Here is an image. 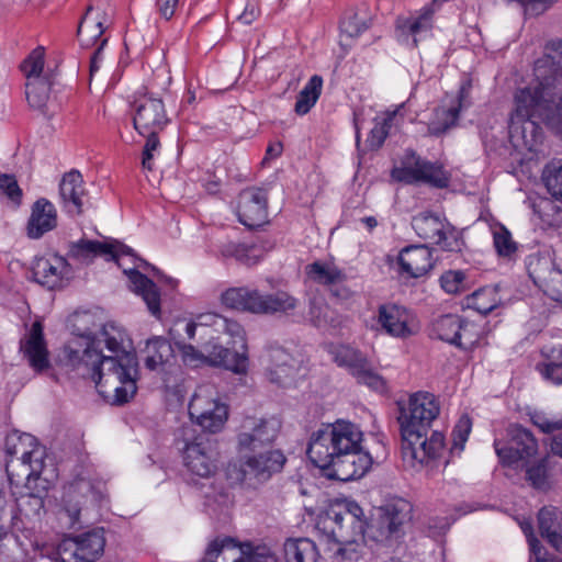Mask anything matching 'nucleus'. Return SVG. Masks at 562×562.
<instances>
[{
  "label": "nucleus",
  "instance_id": "obj_1",
  "mask_svg": "<svg viewBox=\"0 0 562 562\" xmlns=\"http://www.w3.org/2000/svg\"><path fill=\"white\" fill-rule=\"evenodd\" d=\"M106 348L114 356H103L94 347V341L86 347L75 349L67 346L66 358L74 368L83 367L87 374L95 384L98 393L110 405L122 406L128 403L137 393L139 368L137 356L122 348V337L110 335L108 326L102 330Z\"/></svg>",
  "mask_w": 562,
  "mask_h": 562
},
{
  "label": "nucleus",
  "instance_id": "obj_2",
  "mask_svg": "<svg viewBox=\"0 0 562 562\" xmlns=\"http://www.w3.org/2000/svg\"><path fill=\"white\" fill-rule=\"evenodd\" d=\"M362 432L355 424L337 420L314 432L306 454L311 462L327 471L330 479L348 482L362 477L372 458L361 447Z\"/></svg>",
  "mask_w": 562,
  "mask_h": 562
},
{
  "label": "nucleus",
  "instance_id": "obj_3",
  "mask_svg": "<svg viewBox=\"0 0 562 562\" xmlns=\"http://www.w3.org/2000/svg\"><path fill=\"white\" fill-rule=\"evenodd\" d=\"M398 408L404 461L416 467L439 458L445 448L443 435L434 430L428 438L431 425L440 413L436 396L429 392H416L409 396L406 406L398 403Z\"/></svg>",
  "mask_w": 562,
  "mask_h": 562
},
{
  "label": "nucleus",
  "instance_id": "obj_4",
  "mask_svg": "<svg viewBox=\"0 0 562 562\" xmlns=\"http://www.w3.org/2000/svg\"><path fill=\"white\" fill-rule=\"evenodd\" d=\"M99 256L115 261L119 267L123 268L124 273L128 276L133 284V290L143 297L149 312L158 317L160 315V293L157 285L136 268L126 269L121 262L123 256L135 257L131 247L119 240L108 243L87 238L68 244L67 257L80 265L88 266Z\"/></svg>",
  "mask_w": 562,
  "mask_h": 562
},
{
  "label": "nucleus",
  "instance_id": "obj_5",
  "mask_svg": "<svg viewBox=\"0 0 562 562\" xmlns=\"http://www.w3.org/2000/svg\"><path fill=\"white\" fill-rule=\"evenodd\" d=\"M317 529L329 540L342 547L338 553L349 560L357 559L353 548L366 536L367 521L363 510L357 503L346 507H330L318 517Z\"/></svg>",
  "mask_w": 562,
  "mask_h": 562
},
{
  "label": "nucleus",
  "instance_id": "obj_6",
  "mask_svg": "<svg viewBox=\"0 0 562 562\" xmlns=\"http://www.w3.org/2000/svg\"><path fill=\"white\" fill-rule=\"evenodd\" d=\"M5 452L11 459L5 463L9 484L19 486L27 480V486L38 480L44 471L45 448L30 434L12 431L5 437Z\"/></svg>",
  "mask_w": 562,
  "mask_h": 562
},
{
  "label": "nucleus",
  "instance_id": "obj_7",
  "mask_svg": "<svg viewBox=\"0 0 562 562\" xmlns=\"http://www.w3.org/2000/svg\"><path fill=\"white\" fill-rule=\"evenodd\" d=\"M518 113L538 114L562 139V91L549 78L517 90Z\"/></svg>",
  "mask_w": 562,
  "mask_h": 562
},
{
  "label": "nucleus",
  "instance_id": "obj_8",
  "mask_svg": "<svg viewBox=\"0 0 562 562\" xmlns=\"http://www.w3.org/2000/svg\"><path fill=\"white\" fill-rule=\"evenodd\" d=\"M175 442L182 451L186 468L192 474L204 479L215 474V441L206 434H199L193 423L186 424L176 431Z\"/></svg>",
  "mask_w": 562,
  "mask_h": 562
},
{
  "label": "nucleus",
  "instance_id": "obj_9",
  "mask_svg": "<svg viewBox=\"0 0 562 562\" xmlns=\"http://www.w3.org/2000/svg\"><path fill=\"white\" fill-rule=\"evenodd\" d=\"M413 518V505L405 498L393 497L378 507L366 526V536L380 543L391 546L405 535Z\"/></svg>",
  "mask_w": 562,
  "mask_h": 562
},
{
  "label": "nucleus",
  "instance_id": "obj_10",
  "mask_svg": "<svg viewBox=\"0 0 562 562\" xmlns=\"http://www.w3.org/2000/svg\"><path fill=\"white\" fill-rule=\"evenodd\" d=\"M286 458L281 450L258 449L255 452H243L238 460L231 463L227 475L231 480L249 487H257L279 473Z\"/></svg>",
  "mask_w": 562,
  "mask_h": 562
},
{
  "label": "nucleus",
  "instance_id": "obj_11",
  "mask_svg": "<svg viewBox=\"0 0 562 562\" xmlns=\"http://www.w3.org/2000/svg\"><path fill=\"white\" fill-rule=\"evenodd\" d=\"M189 415L201 427L200 434H216L224 428L228 418V407L215 396L212 385L196 389L189 403Z\"/></svg>",
  "mask_w": 562,
  "mask_h": 562
},
{
  "label": "nucleus",
  "instance_id": "obj_12",
  "mask_svg": "<svg viewBox=\"0 0 562 562\" xmlns=\"http://www.w3.org/2000/svg\"><path fill=\"white\" fill-rule=\"evenodd\" d=\"M507 442L494 440V449L503 465L527 467L539 451V443L528 428L512 424L506 429Z\"/></svg>",
  "mask_w": 562,
  "mask_h": 562
},
{
  "label": "nucleus",
  "instance_id": "obj_13",
  "mask_svg": "<svg viewBox=\"0 0 562 562\" xmlns=\"http://www.w3.org/2000/svg\"><path fill=\"white\" fill-rule=\"evenodd\" d=\"M101 484H94L91 480L77 477L64 487L61 507L58 512L59 520L67 528L75 527L79 522L82 508L98 505L102 501Z\"/></svg>",
  "mask_w": 562,
  "mask_h": 562
},
{
  "label": "nucleus",
  "instance_id": "obj_14",
  "mask_svg": "<svg viewBox=\"0 0 562 562\" xmlns=\"http://www.w3.org/2000/svg\"><path fill=\"white\" fill-rule=\"evenodd\" d=\"M105 547L103 529H94L76 537L64 538L55 549L49 548L48 557L61 562H95Z\"/></svg>",
  "mask_w": 562,
  "mask_h": 562
},
{
  "label": "nucleus",
  "instance_id": "obj_15",
  "mask_svg": "<svg viewBox=\"0 0 562 562\" xmlns=\"http://www.w3.org/2000/svg\"><path fill=\"white\" fill-rule=\"evenodd\" d=\"M391 177L397 182H423L438 189H445L450 183V176L441 165L420 158L414 150H406L402 166L394 167Z\"/></svg>",
  "mask_w": 562,
  "mask_h": 562
},
{
  "label": "nucleus",
  "instance_id": "obj_16",
  "mask_svg": "<svg viewBox=\"0 0 562 562\" xmlns=\"http://www.w3.org/2000/svg\"><path fill=\"white\" fill-rule=\"evenodd\" d=\"M412 227L420 238L440 246L445 251H461L464 245L460 233L450 223L430 212L415 215Z\"/></svg>",
  "mask_w": 562,
  "mask_h": 562
},
{
  "label": "nucleus",
  "instance_id": "obj_17",
  "mask_svg": "<svg viewBox=\"0 0 562 562\" xmlns=\"http://www.w3.org/2000/svg\"><path fill=\"white\" fill-rule=\"evenodd\" d=\"M49 482L47 479H42L32 483V487L27 486L25 480L26 493L22 494L16 499L19 510V520L22 525V530L29 537H36L34 531L41 528L42 520L46 514L44 499L48 492Z\"/></svg>",
  "mask_w": 562,
  "mask_h": 562
},
{
  "label": "nucleus",
  "instance_id": "obj_18",
  "mask_svg": "<svg viewBox=\"0 0 562 562\" xmlns=\"http://www.w3.org/2000/svg\"><path fill=\"white\" fill-rule=\"evenodd\" d=\"M132 109L133 126L138 134L164 131L170 123L162 99L151 92H138Z\"/></svg>",
  "mask_w": 562,
  "mask_h": 562
},
{
  "label": "nucleus",
  "instance_id": "obj_19",
  "mask_svg": "<svg viewBox=\"0 0 562 562\" xmlns=\"http://www.w3.org/2000/svg\"><path fill=\"white\" fill-rule=\"evenodd\" d=\"M281 428L278 418L247 417L241 424V431L237 436L239 453L255 452L258 449H271Z\"/></svg>",
  "mask_w": 562,
  "mask_h": 562
},
{
  "label": "nucleus",
  "instance_id": "obj_20",
  "mask_svg": "<svg viewBox=\"0 0 562 562\" xmlns=\"http://www.w3.org/2000/svg\"><path fill=\"white\" fill-rule=\"evenodd\" d=\"M236 214L239 223L250 231L268 224L267 192L260 188L244 189L238 194Z\"/></svg>",
  "mask_w": 562,
  "mask_h": 562
},
{
  "label": "nucleus",
  "instance_id": "obj_21",
  "mask_svg": "<svg viewBox=\"0 0 562 562\" xmlns=\"http://www.w3.org/2000/svg\"><path fill=\"white\" fill-rule=\"evenodd\" d=\"M527 271L533 283L552 300H562V270L548 256L532 255Z\"/></svg>",
  "mask_w": 562,
  "mask_h": 562
},
{
  "label": "nucleus",
  "instance_id": "obj_22",
  "mask_svg": "<svg viewBox=\"0 0 562 562\" xmlns=\"http://www.w3.org/2000/svg\"><path fill=\"white\" fill-rule=\"evenodd\" d=\"M31 272L33 280L48 290L61 289L74 278L72 267L65 257L58 255L36 258Z\"/></svg>",
  "mask_w": 562,
  "mask_h": 562
},
{
  "label": "nucleus",
  "instance_id": "obj_23",
  "mask_svg": "<svg viewBox=\"0 0 562 562\" xmlns=\"http://www.w3.org/2000/svg\"><path fill=\"white\" fill-rule=\"evenodd\" d=\"M412 318L411 312L402 305L386 303L378 307V325L385 334L395 338L406 339L415 334Z\"/></svg>",
  "mask_w": 562,
  "mask_h": 562
},
{
  "label": "nucleus",
  "instance_id": "obj_24",
  "mask_svg": "<svg viewBox=\"0 0 562 562\" xmlns=\"http://www.w3.org/2000/svg\"><path fill=\"white\" fill-rule=\"evenodd\" d=\"M20 351L35 372L41 373L50 367L44 327L40 321L34 322L29 334L20 340Z\"/></svg>",
  "mask_w": 562,
  "mask_h": 562
},
{
  "label": "nucleus",
  "instance_id": "obj_25",
  "mask_svg": "<svg viewBox=\"0 0 562 562\" xmlns=\"http://www.w3.org/2000/svg\"><path fill=\"white\" fill-rule=\"evenodd\" d=\"M18 547L31 558H35L37 553L44 557L49 552L48 546L41 543L37 537H29L24 531L21 535L0 531V562H12Z\"/></svg>",
  "mask_w": 562,
  "mask_h": 562
},
{
  "label": "nucleus",
  "instance_id": "obj_26",
  "mask_svg": "<svg viewBox=\"0 0 562 562\" xmlns=\"http://www.w3.org/2000/svg\"><path fill=\"white\" fill-rule=\"evenodd\" d=\"M268 359L269 364L266 372L271 383L284 386L293 380L299 370V361L284 348L271 347L268 351Z\"/></svg>",
  "mask_w": 562,
  "mask_h": 562
},
{
  "label": "nucleus",
  "instance_id": "obj_27",
  "mask_svg": "<svg viewBox=\"0 0 562 562\" xmlns=\"http://www.w3.org/2000/svg\"><path fill=\"white\" fill-rule=\"evenodd\" d=\"M221 302L232 310L262 315L266 294L248 286L229 288L221 294Z\"/></svg>",
  "mask_w": 562,
  "mask_h": 562
},
{
  "label": "nucleus",
  "instance_id": "obj_28",
  "mask_svg": "<svg viewBox=\"0 0 562 562\" xmlns=\"http://www.w3.org/2000/svg\"><path fill=\"white\" fill-rule=\"evenodd\" d=\"M398 263L409 277H423L434 267L432 251L426 245L406 246L400 252Z\"/></svg>",
  "mask_w": 562,
  "mask_h": 562
},
{
  "label": "nucleus",
  "instance_id": "obj_29",
  "mask_svg": "<svg viewBox=\"0 0 562 562\" xmlns=\"http://www.w3.org/2000/svg\"><path fill=\"white\" fill-rule=\"evenodd\" d=\"M57 226V211L47 199L41 198L34 202L27 221L26 232L32 239H38Z\"/></svg>",
  "mask_w": 562,
  "mask_h": 562
},
{
  "label": "nucleus",
  "instance_id": "obj_30",
  "mask_svg": "<svg viewBox=\"0 0 562 562\" xmlns=\"http://www.w3.org/2000/svg\"><path fill=\"white\" fill-rule=\"evenodd\" d=\"M85 194L81 173L77 170L65 173L59 183V195L67 213L71 215L82 213Z\"/></svg>",
  "mask_w": 562,
  "mask_h": 562
},
{
  "label": "nucleus",
  "instance_id": "obj_31",
  "mask_svg": "<svg viewBox=\"0 0 562 562\" xmlns=\"http://www.w3.org/2000/svg\"><path fill=\"white\" fill-rule=\"evenodd\" d=\"M106 21L105 11L92 4L88 5L77 29V37L82 47H91L98 43L103 35Z\"/></svg>",
  "mask_w": 562,
  "mask_h": 562
},
{
  "label": "nucleus",
  "instance_id": "obj_32",
  "mask_svg": "<svg viewBox=\"0 0 562 562\" xmlns=\"http://www.w3.org/2000/svg\"><path fill=\"white\" fill-rule=\"evenodd\" d=\"M437 11L430 3L423 7L416 15L409 18H398L396 26L404 35L413 36L414 46H417L418 40L428 34L432 29V16Z\"/></svg>",
  "mask_w": 562,
  "mask_h": 562
},
{
  "label": "nucleus",
  "instance_id": "obj_33",
  "mask_svg": "<svg viewBox=\"0 0 562 562\" xmlns=\"http://www.w3.org/2000/svg\"><path fill=\"white\" fill-rule=\"evenodd\" d=\"M467 93L468 89L461 87L458 95V105H453L449 109L443 106L435 109L434 117L428 124L429 135L439 137L457 124Z\"/></svg>",
  "mask_w": 562,
  "mask_h": 562
},
{
  "label": "nucleus",
  "instance_id": "obj_34",
  "mask_svg": "<svg viewBox=\"0 0 562 562\" xmlns=\"http://www.w3.org/2000/svg\"><path fill=\"white\" fill-rule=\"evenodd\" d=\"M515 114L512 117L513 121V128L517 131L520 128V135L521 139L524 142V145L529 150H535V148L541 144L543 138V132L542 127L535 121V119L541 120V116L538 114L532 115H520L518 113V101H517V93L515 94Z\"/></svg>",
  "mask_w": 562,
  "mask_h": 562
},
{
  "label": "nucleus",
  "instance_id": "obj_35",
  "mask_svg": "<svg viewBox=\"0 0 562 562\" xmlns=\"http://www.w3.org/2000/svg\"><path fill=\"white\" fill-rule=\"evenodd\" d=\"M373 22V12L367 4H361L355 10L346 13L340 22L341 36L356 38L371 27Z\"/></svg>",
  "mask_w": 562,
  "mask_h": 562
},
{
  "label": "nucleus",
  "instance_id": "obj_36",
  "mask_svg": "<svg viewBox=\"0 0 562 562\" xmlns=\"http://www.w3.org/2000/svg\"><path fill=\"white\" fill-rule=\"evenodd\" d=\"M272 245L259 247L256 244L246 245L228 241L220 246V254L224 258H235L243 265L254 266L262 258L263 252L271 249Z\"/></svg>",
  "mask_w": 562,
  "mask_h": 562
},
{
  "label": "nucleus",
  "instance_id": "obj_37",
  "mask_svg": "<svg viewBox=\"0 0 562 562\" xmlns=\"http://www.w3.org/2000/svg\"><path fill=\"white\" fill-rule=\"evenodd\" d=\"M239 554V547L233 538H216L207 544L201 562H237Z\"/></svg>",
  "mask_w": 562,
  "mask_h": 562
},
{
  "label": "nucleus",
  "instance_id": "obj_38",
  "mask_svg": "<svg viewBox=\"0 0 562 562\" xmlns=\"http://www.w3.org/2000/svg\"><path fill=\"white\" fill-rule=\"evenodd\" d=\"M283 551L285 562H319L318 549L307 538L286 539Z\"/></svg>",
  "mask_w": 562,
  "mask_h": 562
},
{
  "label": "nucleus",
  "instance_id": "obj_39",
  "mask_svg": "<svg viewBox=\"0 0 562 562\" xmlns=\"http://www.w3.org/2000/svg\"><path fill=\"white\" fill-rule=\"evenodd\" d=\"M144 352L146 353L145 366L149 370L158 369L175 357L170 341L164 337L148 339Z\"/></svg>",
  "mask_w": 562,
  "mask_h": 562
},
{
  "label": "nucleus",
  "instance_id": "obj_40",
  "mask_svg": "<svg viewBox=\"0 0 562 562\" xmlns=\"http://www.w3.org/2000/svg\"><path fill=\"white\" fill-rule=\"evenodd\" d=\"M538 527L548 543L562 533V512L554 506H544L538 513Z\"/></svg>",
  "mask_w": 562,
  "mask_h": 562
},
{
  "label": "nucleus",
  "instance_id": "obj_41",
  "mask_svg": "<svg viewBox=\"0 0 562 562\" xmlns=\"http://www.w3.org/2000/svg\"><path fill=\"white\" fill-rule=\"evenodd\" d=\"M333 359L338 367L346 368L352 376H356L369 362L360 350L347 345L336 347Z\"/></svg>",
  "mask_w": 562,
  "mask_h": 562
},
{
  "label": "nucleus",
  "instance_id": "obj_42",
  "mask_svg": "<svg viewBox=\"0 0 562 562\" xmlns=\"http://www.w3.org/2000/svg\"><path fill=\"white\" fill-rule=\"evenodd\" d=\"M322 89L323 78L318 75H313L304 88L299 92L294 105V112L301 116L307 114L319 99Z\"/></svg>",
  "mask_w": 562,
  "mask_h": 562
},
{
  "label": "nucleus",
  "instance_id": "obj_43",
  "mask_svg": "<svg viewBox=\"0 0 562 562\" xmlns=\"http://www.w3.org/2000/svg\"><path fill=\"white\" fill-rule=\"evenodd\" d=\"M54 85L52 76L48 77H36L26 81V99L29 104L43 111L49 99V93Z\"/></svg>",
  "mask_w": 562,
  "mask_h": 562
},
{
  "label": "nucleus",
  "instance_id": "obj_44",
  "mask_svg": "<svg viewBox=\"0 0 562 562\" xmlns=\"http://www.w3.org/2000/svg\"><path fill=\"white\" fill-rule=\"evenodd\" d=\"M460 329L461 317L454 314H446L432 322L430 335L454 346Z\"/></svg>",
  "mask_w": 562,
  "mask_h": 562
},
{
  "label": "nucleus",
  "instance_id": "obj_45",
  "mask_svg": "<svg viewBox=\"0 0 562 562\" xmlns=\"http://www.w3.org/2000/svg\"><path fill=\"white\" fill-rule=\"evenodd\" d=\"M499 304L498 292L495 288L486 286L474 291L465 297V305L482 315H486Z\"/></svg>",
  "mask_w": 562,
  "mask_h": 562
},
{
  "label": "nucleus",
  "instance_id": "obj_46",
  "mask_svg": "<svg viewBox=\"0 0 562 562\" xmlns=\"http://www.w3.org/2000/svg\"><path fill=\"white\" fill-rule=\"evenodd\" d=\"M308 277L324 285H335L346 280V274L334 265L315 261L306 267Z\"/></svg>",
  "mask_w": 562,
  "mask_h": 562
},
{
  "label": "nucleus",
  "instance_id": "obj_47",
  "mask_svg": "<svg viewBox=\"0 0 562 562\" xmlns=\"http://www.w3.org/2000/svg\"><path fill=\"white\" fill-rule=\"evenodd\" d=\"M402 108H404V103L398 105L394 111H387L382 117L374 120V126L367 138V144L370 149L375 150L383 145L392 127L393 120Z\"/></svg>",
  "mask_w": 562,
  "mask_h": 562
},
{
  "label": "nucleus",
  "instance_id": "obj_48",
  "mask_svg": "<svg viewBox=\"0 0 562 562\" xmlns=\"http://www.w3.org/2000/svg\"><path fill=\"white\" fill-rule=\"evenodd\" d=\"M493 245L498 257L513 259L518 251V244L509 229L502 223L492 226Z\"/></svg>",
  "mask_w": 562,
  "mask_h": 562
},
{
  "label": "nucleus",
  "instance_id": "obj_49",
  "mask_svg": "<svg viewBox=\"0 0 562 562\" xmlns=\"http://www.w3.org/2000/svg\"><path fill=\"white\" fill-rule=\"evenodd\" d=\"M297 299L285 291L279 290L268 293L266 294L262 315L289 314L297 307Z\"/></svg>",
  "mask_w": 562,
  "mask_h": 562
},
{
  "label": "nucleus",
  "instance_id": "obj_50",
  "mask_svg": "<svg viewBox=\"0 0 562 562\" xmlns=\"http://www.w3.org/2000/svg\"><path fill=\"white\" fill-rule=\"evenodd\" d=\"M542 180L552 198L562 201V160L548 164L544 167Z\"/></svg>",
  "mask_w": 562,
  "mask_h": 562
},
{
  "label": "nucleus",
  "instance_id": "obj_51",
  "mask_svg": "<svg viewBox=\"0 0 562 562\" xmlns=\"http://www.w3.org/2000/svg\"><path fill=\"white\" fill-rule=\"evenodd\" d=\"M45 63V48L37 46L34 48L29 57L22 63L21 69L25 75L27 81L36 77H48L49 74H43Z\"/></svg>",
  "mask_w": 562,
  "mask_h": 562
},
{
  "label": "nucleus",
  "instance_id": "obj_52",
  "mask_svg": "<svg viewBox=\"0 0 562 562\" xmlns=\"http://www.w3.org/2000/svg\"><path fill=\"white\" fill-rule=\"evenodd\" d=\"M480 342L479 326L461 318V329L458 333L454 346L464 350H472Z\"/></svg>",
  "mask_w": 562,
  "mask_h": 562
},
{
  "label": "nucleus",
  "instance_id": "obj_53",
  "mask_svg": "<svg viewBox=\"0 0 562 562\" xmlns=\"http://www.w3.org/2000/svg\"><path fill=\"white\" fill-rule=\"evenodd\" d=\"M440 285L449 294H460L469 289L467 274L461 270H449L440 277Z\"/></svg>",
  "mask_w": 562,
  "mask_h": 562
},
{
  "label": "nucleus",
  "instance_id": "obj_54",
  "mask_svg": "<svg viewBox=\"0 0 562 562\" xmlns=\"http://www.w3.org/2000/svg\"><path fill=\"white\" fill-rule=\"evenodd\" d=\"M162 131H151L148 134H139L140 136L146 138L143 153H142V166L144 169L153 170L154 169V158L157 153H159L161 144L159 140V134Z\"/></svg>",
  "mask_w": 562,
  "mask_h": 562
},
{
  "label": "nucleus",
  "instance_id": "obj_55",
  "mask_svg": "<svg viewBox=\"0 0 562 562\" xmlns=\"http://www.w3.org/2000/svg\"><path fill=\"white\" fill-rule=\"evenodd\" d=\"M526 480L537 490L544 491L549 487L546 458H541L532 465L527 467Z\"/></svg>",
  "mask_w": 562,
  "mask_h": 562
},
{
  "label": "nucleus",
  "instance_id": "obj_56",
  "mask_svg": "<svg viewBox=\"0 0 562 562\" xmlns=\"http://www.w3.org/2000/svg\"><path fill=\"white\" fill-rule=\"evenodd\" d=\"M537 372L541 378L553 385H562V360L554 361L547 359L536 364Z\"/></svg>",
  "mask_w": 562,
  "mask_h": 562
},
{
  "label": "nucleus",
  "instance_id": "obj_57",
  "mask_svg": "<svg viewBox=\"0 0 562 562\" xmlns=\"http://www.w3.org/2000/svg\"><path fill=\"white\" fill-rule=\"evenodd\" d=\"M472 429V419L469 415H462L457 424L454 425L451 437H452V450H459L462 451L465 441L469 438V435Z\"/></svg>",
  "mask_w": 562,
  "mask_h": 562
},
{
  "label": "nucleus",
  "instance_id": "obj_58",
  "mask_svg": "<svg viewBox=\"0 0 562 562\" xmlns=\"http://www.w3.org/2000/svg\"><path fill=\"white\" fill-rule=\"evenodd\" d=\"M355 378L358 383L364 384L373 391L384 392L386 389L384 379L373 370L370 361Z\"/></svg>",
  "mask_w": 562,
  "mask_h": 562
},
{
  "label": "nucleus",
  "instance_id": "obj_59",
  "mask_svg": "<svg viewBox=\"0 0 562 562\" xmlns=\"http://www.w3.org/2000/svg\"><path fill=\"white\" fill-rule=\"evenodd\" d=\"M218 367H223L238 374L245 373L248 368V358L245 351L239 352L229 349L227 355L223 356V362H221Z\"/></svg>",
  "mask_w": 562,
  "mask_h": 562
},
{
  "label": "nucleus",
  "instance_id": "obj_60",
  "mask_svg": "<svg viewBox=\"0 0 562 562\" xmlns=\"http://www.w3.org/2000/svg\"><path fill=\"white\" fill-rule=\"evenodd\" d=\"M0 191L7 195L12 202L20 203L22 199V190L13 175H0Z\"/></svg>",
  "mask_w": 562,
  "mask_h": 562
},
{
  "label": "nucleus",
  "instance_id": "obj_61",
  "mask_svg": "<svg viewBox=\"0 0 562 562\" xmlns=\"http://www.w3.org/2000/svg\"><path fill=\"white\" fill-rule=\"evenodd\" d=\"M328 313L329 307L327 304L317 302L316 300L311 301L308 315L310 321L315 327L323 328L328 324Z\"/></svg>",
  "mask_w": 562,
  "mask_h": 562
},
{
  "label": "nucleus",
  "instance_id": "obj_62",
  "mask_svg": "<svg viewBox=\"0 0 562 562\" xmlns=\"http://www.w3.org/2000/svg\"><path fill=\"white\" fill-rule=\"evenodd\" d=\"M229 348H225L222 345L209 341L204 345V351L206 355V363L218 367L223 362V356L227 355Z\"/></svg>",
  "mask_w": 562,
  "mask_h": 562
},
{
  "label": "nucleus",
  "instance_id": "obj_63",
  "mask_svg": "<svg viewBox=\"0 0 562 562\" xmlns=\"http://www.w3.org/2000/svg\"><path fill=\"white\" fill-rule=\"evenodd\" d=\"M180 350L186 364L198 367L201 363H206L205 351H199L192 345H182Z\"/></svg>",
  "mask_w": 562,
  "mask_h": 562
},
{
  "label": "nucleus",
  "instance_id": "obj_64",
  "mask_svg": "<svg viewBox=\"0 0 562 562\" xmlns=\"http://www.w3.org/2000/svg\"><path fill=\"white\" fill-rule=\"evenodd\" d=\"M528 542L536 562H562L561 559L543 551L540 541L537 538L529 537Z\"/></svg>",
  "mask_w": 562,
  "mask_h": 562
}]
</instances>
